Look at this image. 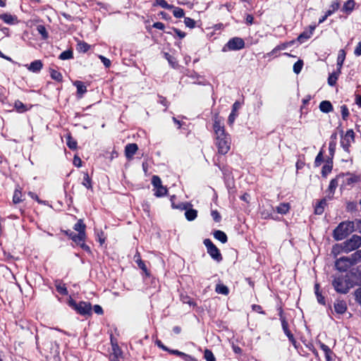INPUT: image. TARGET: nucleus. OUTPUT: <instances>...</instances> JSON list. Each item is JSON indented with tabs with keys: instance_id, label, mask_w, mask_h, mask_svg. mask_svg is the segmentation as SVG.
<instances>
[{
	"instance_id": "nucleus-28",
	"label": "nucleus",
	"mask_w": 361,
	"mask_h": 361,
	"mask_svg": "<svg viewBox=\"0 0 361 361\" xmlns=\"http://www.w3.org/2000/svg\"><path fill=\"white\" fill-rule=\"evenodd\" d=\"M134 258H135V260L136 263L137 264L139 268L141 269L142 271H144L145 273H147V267H146L145 262H142V259H140V254L137 253L135 255Z\"/></svg>"
},
{
	"instance_id": "nucleus-60",
	"label": "nucleus",
	"mask_w": 361,
	"mask_h": 361,
	"mask_svg": "<svg viewBox=\"0 0 361 361\" xmlns=\"http://www.w3.org/2000/svg\"><path fill=\"white\" fill-rule=\"evenodd\" d=\"M82 161L80 157L75 156L73 159V164L78 167L81 166Z\"/></svg>"
},
{
	"instance_id": "nucleus-49",
	"label": "nucleus",
	"mask_w": 361,
	"mask_h": 361,
	"mask_svg": "<svg viewBox=\"0 0 361 361\" xmlns=\"http://www.w3.org/2000/svg\"><path fill=\"white\" fill-rule=\"evenodd\" d=\"M350 257H352V259L354 262V264H355L357 261H360L361 260V250L356 251L355 253L351 255Z\"/></svg>"
},
{
	"instance_id": "nucleus-30",
	"label": "nucleus",
	"mask_w": 361,
	"mask_h": 361,
	"mask_svg": "<svg viewBox=\"0 0 361 361\" xmlns=\"http://www.w3.org/2000/svg\"><path fill=\"white\" fill-rule=\"evenodd\" d=\"M332 170V161L327 162L323 166L322 169V174L324 177H326Z\"/></svg>"
},
{
	"instance_id": "nucleus-56",
	"label": "nucleus",
	"mask_w": 361,
	"mask_h": 361,
	"mask_svg": "<svg viewBox=\"0 0 361 361\" xmlns=\"http://www.w3.org/2000/svg\"><path fill=\"white\" fill-rule=\"evenodd\" d=\"M320 348L325 354L332 353V351L331 350L329 347L324 343L320 344Z\"/></svg>"
},
{
	"instance_id": "nucleus-3",
	"label": "nucleus",
	"mask_w": 361,
	"mask_h": 361,
	"mask_svg": "<svg viewBox=\"0 0 361 361\" xmlns=\"http://www.w3.org/2000/svg\"><path fill=\"white\" fill-rule=\"evenodd\" d=\"M354 231V223L353 221H343L334 231V238L336 240H341Z\"/></svg>"
},
{
	"instance_id": "nucleus-22",
	"label": "nucleus",
	"mask_w": 361,
	"mask_h": 361,
	"mask_svg": "<svg viewBox=\"0 0 361 361\" xmlns=\"http://www.w3.org/2000/svg\"><path fill=\"white\" fill-rule=\"evenodd\" d=\"M14 107L18 113H23L30 109L32 107V106L27 107L20 101H16L14 104Z\"/></svg>"
},
{
	"instance_id": "nucleus-2",
	"label": "nucleus",
	"mask_w": 361,
	"mask_h": 361,
	"mask_svg": "<svg viewBox=\"0 0 361 361\" xmlns=\"http://www.w3.org/2000/svg\"><path fill=\"white\" fill-rule=\"evenodd\" d=\"M332 286L337 293L345 294L353 286V283L348 275H338L334 277Z\"/></svg>"
},
{
	"instance_id": "nucleus-46",
	"label": "nucleus",
	"mask_w": 361,
	"mask_h": 361,
	"mask_svg": "<svg viewBox=\"0 0 361 361\" xmlns=\"http://www.w3.org/2000/svg\"><path fill=\"white\" fill-rule=\"evenodd\" d=\"M173 14L176 18H182L184 16V11L180 8L176 7L173 11Z\"/></svg>"
},
{
	"instance_id": "nucleus-1",
	"label": "nucleus",
	"mask_w": 361,
	"mask_h": 361,
	"mask_svg": "<svg viewBox=\"0 0 361 361\" xmlns=\"http://www.w3.org/2000/svg\"><path fill=\"white\" fill-rule=\"evenodd\" d=\"M213 129L218 153L224 155L231 149V137L225 130L224 118L220 117L218 114L213 116Z\"/></svg>"
},
{
	"instance_id": "nucleus-11",
	"label": "nucleus",
	"mask_w": 361,
	"mask_h": 361,
	"mask_svg": "<svg viewBox=\"0 0 361 361\" xmlns=\"http://www.w3.org/2000/svg\"><path fill=\"white\" fill-rule=\"evenodd\" d=\"M190 206V204L185 203V204H181L180 205L177 206V207H174V206H173V207H176V208L180 209L185 210V218L188 221H193L194 219H196V217L197 216V211L196 209H190L189 208Z\"/></svg>"
},
{
	"instance_id": "nucleus-14",
	"label": "nucleus",
	"mask_w": 361,
	"mask_h": 361,
	"mask_svg": "<svg viewBox=\"0 0 361 361\" xmlns=\"http://www.w3.org/2000/svg\"><path fill=\"white\" fill-rule=\"evenodd\" d=\"M138 149V147L135 143L128 144L125 147V154L127 159H130Z\"/></svg>"
},
{
	"instance_id": "nucleus-37",
	"label": "nucleus",
	"mask_w": 361,
	"mask_h": 361,
	"mask_svg": "<svg viewBox=\"0 0 361 361\" xmlns=\"http://www.w3.org/2000/svg\"><path fill=\"white\" fill-rule=\"evenodd\" d=\"M302 66H303V61L301 59H299L293 65V72L296 74L300 73L302 68Z\"/></svg>"
},
{
	"instance_id": "nucleus-59",
	"label": "nucleus",
	"mask_w": 361,
	"mask_h": 361,
	"mask_svg": "<svg viewBox=\"0 0 361 361\" xmlns=\"http://www.w3.org/2000/svg\"><path fill=\"white\" fill-rule=\"evenodd\" d=\"M153 27H154V28L158 29V30H164V29L165 25H164V24L163 23H161V22H157V23H154L153 24Z\"/></svg>"
},
{
	"instance_id": "nucleus-51",
	"label": "nucleus",
	"mask_w": 361,
	"mask_h": 361,
	"mask_svg": "<svg viewBox=\"0 0 361 361\" xmlns=\"http://www.w3.org/2000/svg\"><path fill=\"white\" fill-rule=\"evenodd\" d=\"M336 147V142H330L329 145V154L331 158L334 157Z\"/></svg>"
},
{
	"instance_id": "nucleus-4",
	"label": "nucleus",
	"mask_w": 361,
	"mask_h": 361,
	"mask_svg": "<svg viewBox=\"0 0 361 361\" xmlns=\"http://www.w3.org/2000/svg\"><path fill=\"white\" fill-rule=\"evenodd\" d=\"M68 305L73 309H74L78 314L81 315H90L92 313V305L88 302H80L77 303L72 298H70L68 302Z\"/></svg>"
},
{
	"instance_id": "nucleus-50",
	"label": "nucleus",
	"mask_w": 361,
	"mask_h": 361,
	"mask_svg": "<svg viewBox=\"0 0 361 361\" xmlns=\"http://www.w3.org/2000/svg\"><path fill=\"white\" fill-rule=\"evenodd\" d=\"M323 161V153L322 151L319 152L314 160L315 166H319Z\"/></svg>"
},
{
	"instance_id": "nucleus-18",
	"label": "nucleus",
	"mask_w": 361,
	"mask_h": 361,
	"mask_svg": "<svg viewBox=\"0 0 361 361\" xmlns=\"http://www.w3.org/2000/svg\"><path fill=\"white\" fill-rule=\"evenodd\" d=\"M314 26H311L309 30L304 31L302 32L298 37V41L300 43H303L305 41H306L307 39L310 38V37L312 35L313 31L314 30Z\"/></svg>"
},
{
	"instance_id": "nucleus-27",
	"label": "nucleus",
	"mask_w": 361,
	"mask_h": 361,
	"mask_svg": "<svg viewBox=\"0 0 361 361\" xmlns=\"http://www.w3.org/2000/svg\"><path fill=\"white\" fill-rule=\"evenodd\" d=\"M326 204V198L322 199L315 207V213L317 214H322L324 212V209Z\"/></svg>"
},
{
	"instance_id": "nucleus-48",
	"label": "nucleus",
	"mask_w": 361,
	"mask_h": 361,
	"mask_svg": "<svg viewBox=\"0 0 361 361\" xmlns=\"http://www.w3.org/2000/svg\"><path fill=\"white\" fill-rule=\"evenodd\" d=\"M341 115H342L343 119L346 120L349 116V111H348V109L347 108V106L345 105L341 106Z\"/></svg>"
},
{
	"instance_id": "nucleus-62",
	"label": "nucleus",
	"mask_w": 361,
	"mask_h": 361,
	"mask_svg": "<svg viewBox=\"0 0 361 361\" xmlns=\"http://www.w3.org/2000/svg\"><path fill=\"white\" fill-rule=\"evenodd\" d=\"M340 6V4L338 1H334L332 2L331 5V10H332V11L335 12L336 10L338 9Z\"/></svg>"
},
{
	"instance_id": "nucleus-25",
	"label": "nucleus",
	"mask_w": 361,
	"mask_h": 361,
	"mask_svg": "<svg viewBox=\"0 0 361 361\" xmlns=\"http://www.w3.org/2000/svg\"><path fill=\"white\" fill-rule=\"evenodd\" d=\"M215 290L217 293L222 294L224 295H227L229 293L228 288L227 286L224 284H217L216 286Z\"/></svg>"
},
{
	"instance_id": "nucleus-33",
	"label": "nucleus",
	"mask_w": 361,
	"mask_h": 361,
	"mask_svg": "<svg viewBox=\"0 0 361 361\" xmlns=\"http://www.w3.org/2000/svg\"><path fill=\"white\" fill-rule=\"evenodd\" d=\"M66 145L71 149H75L77 147V142L70 135L66 137Z\"/></svg>"
},
{
	"instance_id": "nucleus-64",
	"label": "nucleus",
	"mask_w": 361,
	"mask_h": 361,
	"mask_svg": "<svg viewBox=\"0 0 361 361\" xmlns=\"http://www.w3.org/2000/svg\"><path fill=\"white\" fill-rule=\"evenodd\" d=\"M183 359L185 361H197L195 358H194L192 356L187 355L185 353L184 356L183 357Z\"/></svg>"
},
{
	"instance_id": "nucleus-31",
	"label": "nucleus",
	"mask_w": 361,
	"mask_h": 361,
	"mask_svg": "<svg viewBox=\"0 0 361 361\" xmlns=\"http://www.w3.org/2000/svg\"><path fill=\"white\" fill-rule=\"evenodd\" d=\"M345 58V52L344 50L341 49L338 52V58H337V66L341 68L342 66L344 60Z\"/></svg>"
},
{
	"instance_id": "nucleus-8",
	"label": "nucleus",
	"mask_w": 361,
	"mask_h": 361,
	"mask_svg": "<svg viewBox=\"0 0 361 361\" xmlns=\"http://www.w3.org/2000/svg\"><path fill=\"white\" fill-rule=\"evenodd\" d=\"M355 141L354 131L350 129L346 131L344 135L341 136V145L345 152H349V148Z\"/></svg>"
},
{
	"instance_id": "nucleus-43",
	"label": "nucleus",
	"mask_w": 361,
	"mask_h": 361,
	"mask_svg": "<svg viewBox=\"0 0 361 361\" xmlns=\"http://www.w3.org/2000/svg\"><path fill=\"white\" fill-rule=\"evenodd\" d=\"M37 30L38 32L42 36L43 39H47L48 37V33L45 27L42 25H39L37 27Z\"/></svg>"
},
{
	"instance_id": "nucleus-5",
	"label": "nucleus",
	"mask_w": 361,
	"mask_h": 361,
	"mask_svg": "<svg viewBox=\"0 0 361 361\" xmlns=\"http://www.w3.org/2000/svg\"><path fill=\"white\" fill-rule=\"evenodd\" d=\"M361 245V237L357 235H353L350 239L344 241L341 247L342 251L348 253L352 252Z\"/></svg>"
},
{
	"instance_id": "nucleus-53",
	"label": "nucleus",
	"mask_w": 361,
	"mask_h": 361,
	"mask_svg": "<svg viewBox=\"0 0 361 361\" xmlns=\"http://www.w3.org/2000/svg\"><path fill=\"white\" fill-rule=\"evenodd\" d=\"M99 58L102 61V62L104 63V66L106 68L110 67V66H111V61L109 59L104 57L102 55H99Z\"/></svg>"
},
{
	"instance_id": "nucleus-24",
	"label": "nucleus",
	"mask_w": 361,
	"mask_h": 361,
	"mask_svg": "<svg viewBox=\"0 0 361 361\" xmlns=\"http://www.w3.org/2000/svg\"><path fill=\"white\" fill-rule=\"evenodd\" d=\"M214 237L221 241L222 243L227 242V236L226 233L221 231H216L214 233Z\"/></svg>"
},
{
	"instance_id": "nucleus-13",
	"label": "nucleus",
	"mask_w": 361,
	"mask_h": 361,
	"mask_svg": "<svg viewBox=\"0 0 361 361\" xmlns=\"http://www.w3.org/2000/svg\"><path fill=\"white\" fill-rule=\"evenodd\" d=\"M1 20L6 24L14 25L19 23L18 17L11 13H1Z\"/></svg>"
},
{
	"instance_id": "nucleus-17",
	"label": "nucleus",
	"mask_w": 361,
	"mask_h": 361,
	"mask_svg": "<svg viewBox=\"0 0 361 361\" xmlns=\"http://www.w3.org/2000/svg\"><path fill=\"white\" fill-rule=\"evenodd\" d=\"M359 180V177L354 174H344V179H341V181L346 185H353Z\"/></svg>"
},
{
	"instance_id": "nucleus-41",
	"label": "nucleus",
	"mask_w": 361,
	"mask_h": 361,
	"mask_svg": "<svg viewBox=\"0 0 361 361\" xmlns=\"http://www.w3.org/2000/svg\"><path fill=\"white\" fill-rule=\"evenodd\" d=\"M56 288L57 291L60 294L64 295H68V290L64 284L59 283L56 284Z\"/></svg>"
},
{
	"instance_id": "nucleus-45",
	"label": "nucleus",
	"mask_w": 361,
	"mask_h": 361,
	"mask_svg": "<svg viewBox=\"0 0 361 361\" xmlns=\"http://www.w3.org/2000/svg\"><path fill=\"white\" fill-rule=\"evenodd\" d=\"M152 183L153 186L155 188V189L162 185L161 180L160 178L158 177L157 176H154L152 177Z\"/></svg>"
},
{
	"instance_id": "nucleus-19",
	"label": "nucleus",
	"mask_w": 361,
	"mask_h": 361,
	"mask_svg": "<svg viewBox=\"0 0 361 361\" xmlns=\"http://www.w3.org/2000/svg\"><path fill=\"white\" fill-rule=\"evenodd\" d=\"M347 310L346 303L343 300H338L334 303V310L337 314H342Z\"/></svg>"
},
{
	"instance_id": "nucleus-20",
	"label": "nucleus",
	"mask_w": 361,
	"mask_h": 361,
	"mask_svg": "<svg viewBox=\"0 0 361 361\" xmlns=\"http://www.w3.org/2000/svg\"><path fill=\"white\" fill-rule=\"evenodd\" d=\"M42 63L40 60L32 62L29 66L26 65L27 69L33 73L39 72L42 68Z\"/></svg>"
},
{
	"instance_id": "nucleus-15",
	"label": "nucleus",
	"mask_w": 361,
	"mask_h": 361,
	"mask_svg": "<svg viewBox=\"0 0 361 361\" xmlns=\"http://www.w3.org/2000/svg\"><path fill=\"white\" fill-rule=\"evenodd\" d=\"M280 317H281V320L282 328H283V330L285 334L288 336V339L290 341L293 342L294 341L293 335L291 334V332L288 329V322H286L285 318L282 317V311L280 312Z\"/></svg>"
},
{
	"instance_id": "nucleus-55",
	"label": "nucleus",
	"mask_w": 361,
	"mask_h": 361,
	"mask_svg": "<svg viewBox=\"0 0 361 361\" xmlns=\"http://www.w3.org/2000/svg\"><path fill=\"white\" fill-rule=\"evenodd\" d=\"M355 296L356 300L361 304V287L355 290Z\"/></svg>"
},
{
	"instance_id": "nucleus-26",
	"label": "nucleus",
	"mask_w": 361,
	"mask_h": 361,
	"mask_svg": "<svg viewBox=\"0 0 361 361\" xmlns=\"http://www.w3.org/2000/svg\"><path fill=\"white\" fill-rule=\"evenodd\" d=\"M354 6H355L354 1L353 0H348V1H347L344 4L342 10L344 12L350 13V12H351L353 10Z\"/></svg>"
},
{
	"instance_id": "nucleus-42",
	"label": "nucleus",
	"mask_w": 361,
	"mask_h": 361,
	"mask_svg": "<svg viewBox=\"0 0 361 361\" xmlns=\"http://www.w3.org/2000/svg\"><path fill=\"white\" fill-rule=\"evenodd\" d=\"M82 185L88 189L92 188L91 178L87 173L84 174Z\"/></svg>"
},
{
	"instance_id": "nucleus-7",
	"label": "nucleus",
	"mask_w": 361,
	"mask_h": 361,
	"mask_svg": "<svg viewBox=\"0 0 361 361\" xmlns=\"http://www.w3.org/2000/svg\"><path fill=\"white\" fill-rule=\"evenodd\" d=\"M204 245L207 247V252L214 260L220 262L222 260V256L219 250L209 238L204 240Z\"/></svg>"
},
{
	"instance_id": "nucleus-23",
	"label": "nucleus",
	"mask_w": 361,
	"mask_h": 361,
	"mask_svg": "<svg viewBox=\"0 0 361 361\" xmlns=\"http://www.w3.org/2000/svg\"><path fill=\"white\" fill-rule=\"evenodd\" d=\"M290 209V204L288 203H281L276 207V210L279 214H286Z\"/></svg>"
},
{
	"instance_id": "nucleus-40",
	"label": "nucleus",
	"mask_w": 361,
	"mask_h": 361,
	"mask_svg": "<svg viewBox=\"0 0 361 361\" xmlns=\"http://www.w3.org/2000/svg\"><path fill=\"white\" fill-rule=\"evenodd\" d=\"M50 74H51V77L53 80H55L56 81L62 80V78H63L62 75L59 71L52 69V70H51Z\"/></svg>"
},
{
	"instance_id": "nucleus-39",
	"label": "nucleus",
	"mask_w": 361,
	"mask_h": 361,
	"mask_svg": "<svg viewBox=\"0 0 361 361\" xmlns=\"http://www.w3.org/2000/svg\"><path fill=\"white\" fill-rule=\"evenodd\" d=\"M204 357L206 361H216L215 357L210 350L206 349L204 350Z\"/></svg>"
},
{
	"instance_id": "nucleus-6",
	"label": "nucleus",
	"mask_w": 361,
	"mask_h": 361,
	"mask_svg": "<svg viewBox=\"0 0 361 361\" xmlns=\"http://www.w3.org/2000/svg\"><path fill=\"white\" fill-rule=\"evenodd\" d=\"M245 47V42L240 37H233L223 47V51H236L243 49Z\"/></svg>"
},
{
	"instance_id": "nucleus-29",
	"label": "nucleus",
	"mask_w": 361,
	"mask_h": 361,
	"mask_svg": "<svg viewBox=\"0 0 361 361\" xmlns=\"http://www.w3.org/2000/svg\"><path fill=\"white\" fill-rule=\"evenodd\" d=\"M74 85L77 88L78 94H80V95H82L87 91L86 87L81 81H75L74 82Z\"/></svg>"
},
{
	"instance_id": "nucleus-32",
	"label": "nucleus",
	"mask_w": 361,
	"mask_h": 361,
	"mask_svg": "<svg viewBox=\"0 0 361 361\" xmlns=\"http://www.w3.org/2000/svg\"><path fill=\"white\" fill-rule=\"evenodd\" d=\"M154 5L159 6L166 9H171L173 8L172 5L169 4L165 0H156Z\"/></svg>"
},
{
	"instance_id": "nucleus-9",
	"label": "nucleus",
	"mask_w": 361,
	"mask_h": 361,
	"mask_svg": "<svg viewBox=\"0 0 361 361\" xmlns=\"http://www.w3.org/2000/svg\"><path fill=\"white\" fill-rule=\"evenodd\" d=\"M355 264L351 257H341L337 259L335 263L336 269L341 271H345L352 265Z\"/></svg>"
},
{
	"instance_id": "nucleus-44",
	"label": "nucleus",
	"mask_w": 361,
	"mask_h": 361,
	"mask_svg": "<svg viewBox=\"0 0 361 361\" xmlns=\"http://www.w3.org/2000/svg\"><path fill=\"white\" fill-rule=\"evenodd\" d=\"M338 79V75L336 73L331 74L328 78V83L331 86H334Z\"/></svg>"
},
{
	"instance_id": "nucleus-35",
	"label": "nucleus",
	"mask_w": 361,
	"mask_h": 361,
	"mask_svg": "<svg viewBox=\"0 0 361 361\" xmlns=\"http://www.w3.org/2000/svg\"><path fill=\"white\" fill-rule=\"evenodd\" d=\"M73 57V51L71 50L64 51L59 56V59L61 60H68L72 59Z\"/></svg>"
},
{
	"instance_id": "nucleus-57",
	"label": "nucleus",
	"mask_w": 361,
	"mask_h": 361,
	"mask_svg": "<svg viewBox=\"0 0 361 361\" xmlns=\"http://www.w3.org/2000/svg\"><path fill=\"white\" fill-rule=\"evenodd\" d=\"M112 348H113V351H114V355L116 356V357H118V355H120L121 353L118 346L117 345L113 344L112 345Z\"/></svg>"
},
{
	"instance_id": "nucleus-47",
	"label": "nucleus",
	"mask_w": 361,
	"mask_h": 361,
	"mask_svg": "<svg viewBox=\"0 0 361 361\" xmlns=\"http://www.w3.org/2000/svg\"><path fill=\"white\" fill-rule=\"evenodd\" d=\"M184 23L187 27L190 28H193L195 26V21L190 18H185Z\"/></svg>"
},
{
	"instance_id": "nucleus-38",
	"label": "nucleus",
	"mask_w": 361,
	"mask_h": 361,
	"mask_svg": "<svg viewBox=\"0 0 361 361\" xmlns=\"http://www.w3.org/2000/svg\"><path fill=\"white\" fill-rule=\"evenodd\" d=\"M167 192V189L161 185L155 189L154 195L157 197H162L165 195Z\"/></svg>"
},
{
	"instance_id": "nucleus-58",
	"label": "nucleus",
	"mask_w": 361,
	"mask_h": 361,
	"mask_svg": "<svg viewBox=\"0 0 361 361\" xmlns=\"http://www.w3.org/2000/svg\"><path fill=\"white\" fill-rule=\"evenodd\" d=\"M93 310L94 311V312L97 314H103V310L102 308V307L99 305H95L94 307H93Z\"/></svg>"
},
{
	"instance_id": "nucleus-16",
	"label": "nucleus",
	"mask_w": 361,
	"mask_h": 361,
	"mask_svg": "<svg viewBox=\"0 0 361 361\" xmlns=\"http://www.w3.org/2000/svg\"><path fill=\"white\" fill-rule=\"evenodd\" d=\"M239 106H240V104L238 102H235L233 104L232 111L228 118V123L229 126H232L233 124L236 117L238 116L237 111H238Z\"/></svg>"
},
{
	"instance_id": "nucleus-21",
	"label": "nucleus",
	"mask_w": 361,
	"mask_h": 361,
	"mask_svg": "<svg viewBox=\"0 0 361 361\" xmlns=\"http://www.w3.org/2000/svg\"><path fill=\"white\" fill-rule=\"evenodd\" d=\"M319 109L324 113H329L333 110V106L329 101H322L319 104Z\"/></svg>"
},
{
	"instance_id": "nucleus-52",
	"label": "nucleus",
	"mask_w": 361,
	"mask_h": 361,
	"mask_svg": "<svg viewBox=\"0 0 361 361\" xmlns=\"http://www.w3.org/2000/svg\"><path fill=\"white\" fill-rule=\"evenodd\" d=\"M90 48V45L85 42H80L78 44V49L80 51L86 52Z\"/></svg>"
},
{
	"instance_id": "nucleus-54",
	"label": "nucleus",
	"mask_w": 361,
	"mask_h": 361,
	"mask_svg": "<svg viewBox=\"0 0 361 361\" xmlns=\"http://www.w3.org/2000/svg\"><path fill=\"white\" fill-rule=\"evenodd\" d=\"M211 215L213 218V219L216 221V222H219L221 220V216L219 214V213L214 210V211H212V213H211Z\"/></svg>"
},
{
	"instance_id": "nucleus-34",
	"label": "nucleus",
	"mask_w": 361,
	"mask_h": 361,
	"mask_svg": "<svg viewBox=\"0 0 361 361\" xmlns=\"http://www.w3.org/2000/svg\"><path fill=\"white\" fill-rule=\"evenodd\" d=\"M74 229L80 233V232H85V225L83 224L82 220L80 219L75 224Z\"/></svg>"
},
{
	"instance_id": "nucleus-36",
	"label": "nucleus",
	"mask_w": 361,
	"mask_h": 361,
	"mask_svg": "<svg viewBox=\"0 0 361 361\" xmlns=\"http://www.w3.org/2000/svg\"><path fill=\"white\" fill-rule=\"evenodd\" d=\"M22 193L21 191L18 189H16L14 192L13 197V202L15 204H18L20 202H22Z\"/></svg>"
},
{
	"instance_id": "nucleus-61",
	"label": "nucleus",
	"mask_w": 361,
	"mask_h": 361,
	"mask_svg": "<svg viewBox=\"0 0 361 361\" xmlns=\"http://www.w3.org/2000/svg\"><path fill=\"white\" fill-rule=\"evenodd\" d=\"M354 54L356 56L361 55V41L357 44V47L355 49Z\"/></svg>"
},
{
	"instance_id": "nucleus-63",
	"label": "nucleus",
	"mask_w": 361,
	"mask_h": 361,
	"mask_svg": "<svg viewBox=\"0 0 361 361\" xmlns=\"http://www.w3.org/2000/svg\"><path fill=\"white\" fill-rule=\"evenodd\" d=\"M252 308L254 311L257 312L261 314H264V312L262 310V307L258 305H253Z\"/></svg>"
},
{
	"instance_id": "nucleus-12",
	"label": "nucleus",
	"mask_w": 361,
	"mask_h": 361,
	"mask_svg": "<svg viewBox=\"0 0 361 361\" xmlns=\"http://www.w3.org/2000/svg\"><path fill=\"white\" fill-rule=\"evenodd\" d=\"M70 238L78 245H79L84 250H88L89 247L85 244V232H80V233H75L71 232L69 234Z\"/></svg>"
},
{
	"instance_id": "nucleus-10",
	"label": "nucleus",
	"mask_w": 361,
	"mask_h": 361,
	"mask_svg": "<svg viewBox=\"0 0 361 361\" xmlns=\"http://www.w3.org/2000/svg\"><path fill=\"white\" fill-rule=\"evenodd\" d=\"M341 179H344V174H339L335 178H333L329 183V188L326 190V197L331 199L334 194L335 190L337 188L338 183L341 181Z\"/></svg>"
}]
</instances>
